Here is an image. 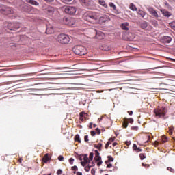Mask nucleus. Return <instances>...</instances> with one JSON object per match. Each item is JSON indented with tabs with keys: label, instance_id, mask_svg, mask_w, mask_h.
Returning <instances> with one entry per match:
<instances>
[{
	"label": "nucleus",
	"instance_id": "1",
	"mask_svg": "<svg viewBox=\"0 0 175 175\" xmlns=\"http://www.w3.org/2000/svg\"><path fill=\"white\" fill-rule=\"evenodd\" d=\"M100 14L98 12H93L91 11L87 12L85 14L84 19L89 23L94 24V23H98Z\"/></svg>",
	"mask_w": 175,
	"mask_h": 175
},
{
	"label": "nucleus",
	"instance_id": "2",
	"mask_svg": "<svg viewBox=\"0 0 175 175\" xmlns=\"http://www.w3.org/2000/svg\"><path fill=\"white\" fill-rule=\"evenodd\" d=\"M0 13L4 14L5 16H9V14H12L10 18L12 19L16 18L17 16L14 14V9L12 7H9L5 5H0Z\"/></svg>",
	"mask_w": 175,
	"mask_h": 175
},
{
	"label": "nucleus",
	"instance_id": "3",
	"mask_svg": "<svg viewBox=\"0 0 175 175\" xmlns=\"http://www.w3.org/2000/svg\"><path fill=\"white\" fill-rule=\"evenodd\" d=\"M42 11L46 16H49V17H51L54 15L55 8L49 5H44L42 6Z\"/></svg>",
	"mask_w": 175,
	"mask_h": 175
},
{
	"label": "nucleus",
	"instance_id": "4",
	"mask_svg": "<svg viewBox=\"0 0 175 175\" xmlns=\"http://www.w3.org/2000/svg\"><path fill=\"white\" fill-rule=\"evenodd\" d=\"M72 51L77 55H85L87 54V49L81 45H77L73 47Z\"/></svg>",
	"mask_w": 175,
	"mask_h": 175
},
{
	"label": "nucleus",
	"instance_id": "5",
	"mask_svg": "<svg viewBox=\"0 0 175 175\" xmlns=\"http://www.w3.org/2000/svg\"><path fill=\"white\" fill-rule=\"evenodd\" d=\"M57 42L62 44H68L70 42V37L67 34L61 33L57 36Z\"/></svg>",
	"mask_w": 175,
	"mask_h": 175
},
{
	"label": "nucleus",
	"instance_id": "6",
	"mask_svg": "<svg viewBox=\"0 0 175 175\" xmlns=\"http://www.w3.org/2000/svg\"><path fill=\"white\" fill-rule=\"evenodd\" d=\"M156 117L161 118L162 117H165L166 116V107H157L154 110Z\"/></svg>",
	"mask_w": 175,
	"mask_h": 175
},
{
	"label": "nucleus",
	"instance_id": "7",
	"mask_svg": "<svg viewBox=\"0 0 175 175\" xmlns=\"http://www.w3.org/2000/svg\"><path fill=\"white\" fill-rule=\"evenodd\" d=\"M77 9L76 7L68 5L65 8L64 12L67 14H70V16H74V14H76Z\"/></svg>",
	"mask_w": 175,
	"mask_h": 175
},
{
	"label": "nucleus",
	"instance_id": "8",
	"mask_svg": "<svg viewBox=\"0 0 175 175\" xmlns=\"http://www.w3.org/2000/svg\"><path fill=\"white\" fill-rule=\"evenodd\" d=\"M7 28L10 31H17L20 28V24L18 23H10L8 24Z\"/></svg>",
	"mask_w": 175,
	"mask_h": 175
},
{
	"label": "nucleus",
	"instance_id": "9",
	"mask_svg": "<svg viewBox=\"0 0 175 175\" xmlns=\"http://www.w3.org/2000/svg\"><path fill=\"white\" fill-rule=\"evenodd\" d=\"M106 21H110V18L107 15H103V16H99L98 22L100 24H103Z\"/></svg>",
	"mask_w": 175,
	"mask_h": 175
},
{
	"label": "nucleus",
	"instance_id": "10",
	"mask_svg": "<svg viewBox=\"0 0 175 175\" xmlns=\"http://www.w3.org/2000/svg\"><path fill=\"white\" fill-rule=\"evenodd\" d=\"M87 117H88V113L85 112H81L79 113V120L81 122H84V121L87 120Z\"/></svg>",
	"mask_w": 175,
	"mask_h": 175
},
{
	"label": "nucleus",
	"instance_id": "11",
	"mask_svg": "<svg viewBox=\"0 0 175 175\" xmlns=\"http://www.w3.org/2000/svg\"><path fill=\"white\" fill-rule=\"evenodd\" d=\"M148 12H149L150 14H151L152 16H153V17H155L156 18H158V17H159V15H158V12H157V11L152 8H148Z\"/></svg>",
	"mask_w": 175,
	"mask_h": 175
},
{
	"label": "nucleus",
	"instance_id": "12",
	"mask_svg": "<svg viewBox=\"0 0 175 175\" xmlns=\"http://www.w3.org/2000/svg\"><path fill=\"white\" fill-rule=\"evenodd\" d=\"M161 41L162 43H170L172 42V38L170 36H163L161 38Z\"/></svg>",
	"mask_w": 175,
	"mask_h": 175
},
{
	"label": "nucleus",
	"instance_id": "13",
	"mask_svg": "<svg viewBox=\"0 0 175 175\" xmlns=\"http://www.w3.org/2000/svg\"><path fill=\"white\" fill-rule=\"evenodd\" d=\"M121 28L122 29H123V31H129V23L128 22L123 23L121 25Z\"/></svg>",
	"mask_w": 175,
	"mask_h": 175
},
{
	"label": "nucleus",
	"instance_id": "14",
	"mask_svg": "<svg viewBox=\"0 0 175 175\" xmlns=\"http://www.w3.org/2000/svg\"><path fill=\"white\" fill-rule=\"evenodd\" d=\"M161 12L163 16H164V17L169 18L170 16H172V13H170L169 11H167L166 10H161Z\"/></svg>",
	"mask_w": 175,
	"mask_h": 175
},
{
	"label": "nucleus",
	"instance_id": "15",
	"mask_svg": "<svg viewBox=\"0 0 175 175\" xmlns=\"http://www.w3.org/2000/svg\"><path fill=\"white\" fill-rule=\"evenodd\" d=\"M31 10V5L28 4H25L23 6V12H26L27 13L29 12Z\"/></svg>",
	"mask_w": 175,
	"mask_h": 175
},
{
	"label": "nucleus",
	"instance_id": "16",
	"mask_svg": "<svg viewBox=\"0 0 175 175\" xmlns=\"http://www.w3.org/2000/svg\"><path fill=\"white\" fill-rule=\"evenodd\" d=\"M49 161H50V157H49V154H46L42 158V162L47 163Z\"/></svg>",
	"mask_w": 175,
	"mask_h": 175
},
{
	"label": "nucleus",
	"instance_id": "17",
	"mask_svg": "<svg viewBox=\"0 0 175 175\" xmlns=\"http://www.w3.org/2000/svg\"><path fill=\"white\" fill-rule=\"evenodd\" d=\"M109 5L110 8H112L113 9L114 13H116V14H119L118 11L117 10V7H116V5H114V3H109Z\"/></svg>",
	"mask_w": 175,
	"mask_h": 175
},
{
	"label": "nucleus",
	"instance_id": "18",
	"mask_svg": "<svg viewBox=\"0 0 175 175\" xmlns=\"http://www.w3.org/2000/svg\"><path fill=\"white\" fill-rule=\"evenodd\" d=\"M133 150L134 151H136L137 152H141V151H142V149H140V148H138L137 145H136V144H134L133 145Z\"/></svg>",
	"mask_w": 175,
	"mask_h": 175
},
{
	"label": "nucleus",
	"instance_id": "19",
	"mask_svg": "<svg viewBox=\"0 0 175 175\" xmlns=\"http://www.w3.org/2000/svg\"><path fill=\"white\" fill-rule=\"evenodd\" d=\"M129 9H131V10H133V12L137 11V8H136V5H135V4H133V3H131L130 4Z\"/></svg>",
	"mask_w": 175,
	"mask_h": 175
},
{
	"label": "nucleus",
	"instance_id": "20",
	"mask_svg": "<svg viewBox=\"0 0 175 175\" xmlns=\"http://www.w3.org/2000/svg\"><path fill=\"white\" fill-rule=\"evenodd\" d=\"M65 21H66V25H73V23H72V21H73V19L66 18Z\"/></svg>",
	"mask_w": 175,
	"mask_h": 175
},
{
	"label": "nucleus",
	"instance_id": "21",
	"mask_svg": "<svg viewBox=\"0 0 175 175\" xmlns=\"http://www.w3.org/2000/svg\"><path fill=\"white\" fill-rule=\"evenodd\" d=\"M137 14H139V16H141L142 18H144V16H146V12L142 10H139L137 12Z\"/></svg>",
	"mask_w": 175,
	"mask_h": 175
},
{
	"label": "nucleus",
	"instance_id": "22",
	"mask_svg": "<svg viewBox=\"0 0 175 175\" xmlns=\"http://www.w3.org/2000/svg\"><path fill=\"white\" fill-rule=\"evenodd\" d=\"M28 2H29V3H30L31 5H33L34 6L39 5V3L35 0H29Z\"/></svg>",
	"mask_w": 175,
	"mask_h": 175
},
{
	"label": "nucleus",
	"instance_id": "23",
	"mask_svg": "<svg viewBox=\"0 0 175 175\" xmlns=\"http://www.w3.org/2000/svg\"><path fill=\"white\" fill-rule=\"evenodd\" d=\"M96 36L98 39H103V38H105V34L102 32H100V33H97Z\"/></svg>",
	"mask_w": 175,
	"mask_h": 175
},
{
	"label": "nucleus",
	"instance_id": "24",
	"mask_svg": "<svg viewBox=\"0 0 175 175\" xmlns=\"http://www.w3.org/2000/svg\"><path fill=\"white\" fill-rule=\"evenodd\" d=\"M46 33H54V29L53 27H47L46 28Z\"/></svg>",
	"mask_w": 175,
	"mask_h": 175
},
{
	"label": "nucleus",
	"instance_id": "25",
	"mask_svg": "<svg viewBox=\"0 0 175 175\" xmlns=\"http://www.w3.org/2000/svg\"><path fill=\"white\" fill-rule=\"evenodd\" d=\"M161 140L162 143H167V137H166V135H162L161 137Z\"/></svg>",
	"mask_w": 175,
	"mask_h": 175
},
{
	"label": "nucleus",
	"instance_id": "26",
	"mask_svg": "<svg viewBox=\"0 0 175 175\" xmlns=\"http://www.w3.org/2000/svg\"><path fill=\"white\" fill-rule=\"evenodd\" d=\"M128 120L126 118H124L122 123L123 128H128Z\"/></svg>",
	"mask_w": 175,
	"mask_h": 175
},
{
	"label": "nucleus",
	"instance_id": "27",
	"mask_svg": "<svg viewBox=\"0 0 175 175\" xmlns=\"http://www.w3.org/2000/svg\"><path fill=\"white\" fill-rule=\"evenodd\" d=\"M75 142H78V143H81V139H80V135H79V134H77L75 136Z\"/></svg>",
	"mask_w": 175,
	"mask_h": 175
},
{
	"label": "nucleus",
	"instance_id": "28",
	"mask_svg": "<svg viewBox=\"0 0 175 175\" xmlns=\"http://www.w3.org/2000/svg\"><path fill=\"white\" fill-rule=\"evenodd\" d=\"M95 148H97L99 151H102V144H95Z\"/></svg>",
	"mask_w": 175,
	"mask_h": 175
},
{
	"label": "nucleus",
	"instance_id": "29",
	"mask_svg": "<svg viewBox=\"0 0 175 175\" xmlns=\"http://www.w3.org/2000/svg\"><path fill=\"white\" fill-rule=\"evenodd\" d=\"M147 27H148V25H147V23H146V22H144L141 24V28L142 29H146V28H147Z\"/></svg>",
	"mask_w": 175,
	"mask_h": 175
},
{
	"label": "nucleus",
	"instance_id": "30",
	"mask_svg": "<svg viewBox=\"0 0 175 175\" xmlns=\"http://www.w3.org/2000/svg\"><path fill=\"white\" fill-rule=\"evenodd\" d=\"M84 162L90 163V159H88V154H84L83 157Z\"/></svg>",
	"mask_w": 175,
	"mask_h": 175
},
{
	"label": "nucleus",
	"instance_id": "31",
	"mask_svg": "<svg viewBox=\"0 0 175 175\" xmlns=\"http://www.w3.org/2000/svg\"><path fill=\"white\" fill-rule=\"evenodd\" d=\"M100 5H101V6H103L104 8H107V5H106V2H105V1L103 0H100L99 1Z\"/></svg>",
	"mask_w": 175,
	"mask_h": 175
},
{
	"label": "nucleus",
	"instance_id": "32",
	"mask_svg": "<svg viewBox=\"0 0 175 175\" xmlns=\"http://www.w3.org/2000/svg\"><path fill=\"white\" fill-rule=\"evenodd\" d=\"M94 159L96 162H98V161H102V157L100 156H95Z\"/></svg>",
	"mask_w": 175,
	"mask_h": 175
},
{
	"label": "nucleus",
	"instance_id": "33",
	"mask_svg": "<svg viewBox=\"0 0 175 175\" xmlns=\"http://www.w3.org/2000/svg\"><path fill=\"white\" fill-rule=\"evenodd\" d=\"M92 167V165H88L85 167V172H90V170Z\"/></svg>",
	"mask_w": 175,
	"mask_h": 175
},
{
	"label": "nucleus",
	"instance_id": "34",
	"mask_svg": "<svg viewBox=\"0 0 175 175\" xmlns=\"http://www.w3.org/2000/svg\"><path fill=\"white\" fill-rule=\"evenodd\" d=\"M139 158H140V159H142V161H143V159H145V158H146V154H144V153H141L139 154Z\"/></svg>",
	"mask_w": 175,
	"mask_h": 175
},
{
	"label": "nucleus",
	"instance_id": "35",
	"mask_svg": "<svg viewBox=\"0 0 175 175\" xmlns=\"http://www.w3.org/2000/svg\"><path fill=\"white\" fill-rule=\"evenodd\" d=\"M89 161L90 162V161H92L94 159V153L91 152L89 155Z\"/></svg>",
	"mask_w": 175,
	"mask_h": 175
},
{
	"label": "nucleus",
	"instance_id": "36",
	"mask_svg": "<svg viewBox=\"0 0 175 175\" xmlns=\"http://www.w3.org/2000/svg\"><path fill=\"white\" fill-rule=\"evenodd\" d=\"M68 162H69V163H70V165H73V162H75V159H73V158H70L69 159H68Z\"/></svg>",
	"mask_w": 175,
	"mask_h": 175
},
{
	"label": "nucleus",
	"instance_id": "37",
	"mask_svg": "<svg viewBox=\"0 0 175 175\" xmlns=\"http://www.w3.org/2000/svg\"><path fill=\"white\" fill-rule=\"evenodd\" d=\"M108 161H109L110 162H113L114 161V158H113V157L111 156H108Z\"/></svg>",
	"mask_w": 175,
	"mask_h": 175
},
{
	"label": "nucleus",
	"instance_id": "38",
	"mask_svg": "<svg viewBox=\"0 0 175 175\" xmlns=\"http://www.w3.org/2000/svg\"><path fill=\"white\" fill-rule=\"evenodd\" d=\"M79 168H77V166L75 165V166H72L71 167V170H73L74 172H77V170H78Z\"/></svg>",
	"mask_w": 175,
	"mask_h": 175
},
{
	"label": "nucleus",
	"instance_id": "39",
	"mask_svg": "<svg viewBox=\"0 0 175 175\" xmlns=\"http://www.w3.org/2000/svg\"><path fill=\"white\" fill-rule=\"evenodd\" d=\"M152 24L154 25V27H158V21H152Z\"/></svg>",
	"mask_w": 175,
	"mask_h": 175
},
{
	"label": "nucleus",
	"instance_id": "40",
	"mask_svg": "<svg viewBox=\"0 0 175 175\" xmlns=\"http://www.w3.org/2000/svg\"><path fill=\"white\" fill-rule=\"evenodd\" d=\"M62 2H64V3L69 4L72 2V0H62Z\"/></svg>",
	"mask_w": 175,
	"mask_h": 175
},
{
	"label": "nucleus",
	"instance_id": "41",
	"mask_svg": "<svg viewBox=\"0 0 175 175\" xmlns=\"http://www.w3.org/2000/svg\"><path fill=\"white\" fill-rule=\"evenodd\" d=\"M87 163H87V161H81V165L84 167H85V166H87Z\"/></svg>",
	"mask_w": 175,
	"mask_h": 175
},
{
	"label": "nucleus",
	"instance_id": "42",
	"mask_svg": "<svg viewBox=\"0 0 175 175\" xmlns=\"http://www.w3.org/2000/svg\"><path fill=\"white\" fill-rule=\"evenodd\" d=\"M128 121V123L129 124H133V120L132 118L126 119Z\"/></svg>",
	"mask_w": 175,
	"mask_h": 175
},
{
	"label": "nucleus",
	"instance_id": "43",
	"mask_svg": "<svg viewBox=\"0 0 175 175\" xmlns=\"http://www.w3.org/2000/svg\"><path fill=\"white\" fill-rule=\"evenodd\" d=\"M113 142H114V138H110L107 143H109V144H111Z\"/></svg>",
	"mask_w": 175,
	"mask_h": 175
},
{
	"label": "nucleus",
	"instance_id": "44",
	"mask_svg": "<svg viewBox=\"0 0 175 175\" xmlns=\"http://www.w3.org/2000/svg\"><path fill=\"white\" fill-rule=\"evenodd\" d=\"M167 170H169L172 173H174V170L173 168L170 167H167Z\"/></svg>",
	"mask_w": 175,
	"mask_h": 175
},
{
	"label": "nucleus",
	"instance_id": "45",
	"mask_svg": "<svg viewBox=\"0 0 175 175\" xmlns=\"http://www.w3.org/2000/svg\"><path fill=\"white\" fill-rule=\"evenodd\" d=\"M96 132L97 133V135H100V129H99V128L96 129Z\"/></svg>",
	"mask_w": 175,
	"mask_h": 175
},
{
	"label": "nucleus",
	"instance_id": "46",
	"mask_svg": "<svg viewBox=\"0 0 175 175\" xmlns=\"http://www.w3.org/2000/svg\"><path fill=\"white\" fill-rule=\"evenodd\" d=\"M57 175H61L62 174V170H58L57 172Z\"/></svg>",
	"mask_w": 175,
	"mask_h": 175
},
{
	"label": "nucleus",
	"instance_id": "47",
	"mask_svg": "<svg viewBox=\"0 0 175 175\" xmlns=\"http://www.w3.org/2000/svg\"><path fill=\"white\" fill-rule=\"evenodd\" d=\"M95 157H98L100 155V153L98 150L94 151Z\"/></svg>",
	"mask_w": 175,
	"mask_h": 175
},
{
	"label": "nucleus",
	"instance_id": "48",
	"mask_svg": "<svg viewBox=\"0 0 175 175\" xmlns=\"http://www.w3.org/2000/svg\"><path fill=\"white\" fill-rule=\"evenodd\" d=\"M110 167H113V164L109 163V164L107 165V169H110Z\"/></svg>",
	"mask_w": 175,
	"mask_h": 175
},
{
	"label": "nucleus",
	"instance_id": "49",
	"mask_svg": "<svg viewBox=\"0 0 175 175\" xmlns=\"http://www.w3.org/2000/svg\"><path fill=\"white\" fill-rule=\"evenodd\" d=\"M103 163V162L102 161V160L98 161V163H97V166H98V167L100 166Z\"/></svg>",
	"mask_w": 175,
	"mask_h": 175
},
{
	"label": "nucleus",
	"instance_id": "50",
	"mask_svg": "<svg viewBox=\"0 0 175 175\" xmlns=\"http://www.w3.org/2000/svg\"><path fill=\"white\" fill-rule=\"evenodd\" d=\"M171 27H172V28H174V29H175V22H172L170 23Z\"/></svg>",
	"mask_w": 175,
	"mask_h": 175
},
{
	"label": "nucleus",
	"instance_id": "51",
	"mask_svg": "<svg viewBox=\"0 0 175 175\" xmlns=\"http://www.w3.org/2000/svg\"><path fill=\"white\" fill-rule=\"evenodd\" d=\"M95 173H96V171H95V169H92L91 170V174H92V175H95Z\"/></svg>",
	"mask_w": 175,
	"mask_h": 175
},
{
	"label": "nucleus",
	"instance_id": "52",
	"mask_svg": "<svg viewBox=\"0 0 175 175\" xmlns=\"http://www.w3.org/2000/svg\"><path fill=\"white\" fill-rule=\"evenodd\" d=\"M58 159L59 161H64V156H62V155L59 156Z\"/></svg>",
	"mask_w": 175,
	"mask_h": 175
},
{
	"label": "nucleus",
	"instance_id": "53",
	"mask_svg": "<svg viewBox=\"0 0 175 175\" xmlns=\"http://www.w3.org/2000/svg\"><path fill=\"white\" fill-rule=\"evenodd\" d=\"M90 133H91L92 136H95V135H96V132H95V131H92L90 132Z\"/></svg>",
	"mask_w": 175,
	"mask_h": 175
},
{
	"label": "nucleus",
	"instance_id": "54",
	"mask_svg": "<svg viewBox=\"0 0 175 175\" xmlns=\"http://www.w3.org/2000/svg\"><path fill=\"white\" fill-rule=\"evenodd\" d=\"M84 140H85V142H89L88 135H85Z\"/></svg>",
	"mask_w": 175,
	"mask_h": 175
},
{
	"label": "nucleus",
	"instance_id": "55",
	"mask_svg": "<svg viewBox=\"0 0 175 175\" xmlns=\"http://www.w3.org/2000/svg\"><path fill=\"white\" fill-rule=\"evenodd\" d=\"M109 146H110L109 142H107V144H105V149L107 150V148H109Z\"/></svg>",
	"mask_w": 175,
	"mask_h": 175
},
{
	"label": "nucleus",
	"instance_id": "56",
	"mask_svg": "<svg viewBox=\"0 0 175 175\" xmlns=\"http://www.w3.org/2000/svg\"><path fill=\"white\" fill-rule=\"evenodd\" d=\"M142 166H144L145 167H150V165L148 164H144V163H142Z\"/></svg>",
	"mask_w": 175,
	"mask_h": 175
},
{
	"label": "nucleus",
	"instance_id": "57",
	"mask_svg": "<svg viewBox=\"0 0 175 175\" xmlns=\"http://www.w3.org/2000/svg\"><path fill=\"white\" fill-rule=\"evenodd\" d=\"M154 146H155V147H157L158 144H159V142L155 141L154 143Z\"/></svg>",
	"mask_w": 175,
	"mask_h": 175
},
{
	"label": "nucleus",
	"instance_id": "58",
	"mask_svg": "<svg viewBox=\"0 0 175 175\" xmlns=\"http://www.w3.org/2000/svg\"><path fill=\"white\" fill-rule=\"evenodd\" d=\"M45 2H49V3H51V2H54V0H44Z\"/></svg>",
	"mask_w": 175,
	"mask_h": 175
},
{
	"label": "nucleus",
	"instance_id": "59",
	"mask_svg": "<svg viewBox=\"0 0 175 175\" xmlns=\"http://www.w3.org/2000/svg\"><path fill=\"white\" fill-rule=\"evenodd\" d=\"M125 143H126V146H130L131 141H126Z\"/></svg>",
	"mask_w": 175,
	"mask_h": 175
},
{
	"label": "nucleus",
	"instance_id": "60",
	"mask_svg": "<svg viewBox=\"0 0 175 175\" xmlns=\"http://www.w3.org/2000/svg\"><path fill=\"white\" fill-rule=\"evenodd\" d=\"M128 114H129V116H132L133 114V112L132 111H129Z\"/></svg>",
	"mask_w": 175,
	"mask_h": 175
},
{
	"label": "nucleus",
	"instance_id": "61",
	"mask_svg": "<svg viewBox=\"0 0 175 175\" xmlns=\"http://www.w3.org/2000/svg\"><path fill=\"white\" fill-rule=\"evenodd\" d=\"M89 128H90V129H92V122H90V123Z\"/></svg>",
	"mask_w": 175,
	"mask_h": 175
},
{
	"label": "nucleus",
	"instance_id": "62",
	"mask_svg": "<svg viewBox=\"0 0 175 175\" xmlns=\"http://www.w3.org/2000/svg\"><path fill=\"white\" fill-rule=\"evenodd\" d=\"M103 118V116H102L101 118H98V122H100V121H102Z\"/></svg>",
	"mask_w": 175,
	"mask_h": 175
},
{
	"label": "nucleus",
	"instance_id": "63",
	"mask_svg": "<svg viewBox=\"0 0 175 175\" xmlns=\"http://www.w3.org/2000/svg\"><path fill=\"white\" fill-rule=\"evenodd\" d=\"M77 175H83V173H81V172H78L77 173Z\"/></svg>",
	"mask_w": 175,
	"mask_h": 175
},
{
	"label": "nucleus",
	"instance_id": "64",
	"mask_svg": "<svg viewBox=\"0 0 175 175\" xmlns=\"http://www.w3.org/2000/svg\"><path fill=\"white\" fill-rule=\"evenodd\" d=\"M117 144H118L117 142H114V143H113V146L116 147V146H117Z\"/></svg>",
	"mask_w": 175,
	"mask_h": 175
}]
</instances>
